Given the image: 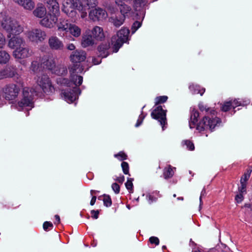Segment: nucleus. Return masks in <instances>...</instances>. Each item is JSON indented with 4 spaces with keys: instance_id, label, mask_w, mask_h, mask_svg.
Instances as JSON below:
<instances>
[{
    "instance_id": "nucleus-1",
    "label": "nucleus",
    "mask_w": 252,
    "mask_h": 252,
    "mask_svg": "<svg viewBox=\"0 0 252 252\" xmlns=\"http://www.w3.org/2000/svg\"><path fill=\"white\" fill-rule=\"evenodd\" d=\"M86 59V53L83 50H75L73 52L70 56V59L71 62L74 63L69 69V72L71 73V77L72 81L76 85H81L83 81V77L77 75L76 73L81 71L79 63L83 62Z\"/></svg>"
},
{
    "instance_id": "nucleus-2",
    "label": "nucleus",
    "mask_w": 252,
    "mask_h": 252,
    "mask_svg": "<svg viewBox=\"0 0 252 252\" xmlns=\"http://www.w3.org/2000/svg\"><path fill=\"white\" fill-rule=\"evenodd\" d=\"M71 74V73H70ZM57 82L58 84H60L61 85H67L69 87H72L73 88V90L72 92L69 90H65L62 91L61 93V96L64 99L67 101L68 103L73 102L78 97V94H80L81 93V91L77 87L79 85H76L73 81H72L71 79V77L70 76V81H68V80L64 78L59 77L57 79Z\"/></svg>"
},
{
    "instance_id": "nucleus-3",
    "label": "nucleus",
    "mask_w": 252,
    "mask_h": 252,
    "mask_svg": "<svg viewBox=\"0 0 252 252\" xmlns=\"http://www.w3.org/2000/svg\"><path fill=\"white\" fill-rule=\"evenodd\" d=\"M1 27L8 33L9 37L13 34L18 35L24 31V27L19 22L6 15L3 17Z\"/></svg>"
},
{
    "instance_id": "nucleus-4",
    "label": "nucleus",
    "mask_w": 252,
    "mask_h": 252,
    "mask_svg": "<svg viewBox=\"0 0 252 252\" xmlns=\"http://www.w3.org/2000/svg\"><path fill=\"white\" fill-rule=\"evenodd\" d=\"M129 30L126 28H123L119 30L116 35L111 38V44L113 45L114 51L117 52L123 44L128 39Z\"/></svg>"
},
{
    "instance_id": "nucleus-5",
    "label": "nucleus",
    "mask_w": 252,
    "mask_h": 252,
    "mask_svg": "<svg viewBox=\"0 0 252 252\" xmlns=\"http://www.w3.org/2000/svg\"><path fill=\"white\" fill-rule=\"evenodd\" d=\"M36 94V91L34 89L24 88L23 90L22 98L17 104L18 108L21 109L27 106L33 107L34 96Z\"/></svg>"
},
{
    "instance_id": "nucleus-6",
    "label": "nucleus",
    "mask_w": 252,
    "mask_h": 252,
    "mask_svg": "<svg viewBox=\"0 0 252 252\" xmlns=\"http://www.w3.org/2000/svg\"><path fill=\"white\" fill-rule=\"evenodd\" d=\"M75 8L79 10H83V6L80 4V0H64L62 10L71 18L76 16Z\"/></svg>"
},
{
    "instance_id": "nucleus-7",
    "label": "nucleus",
    "mask_w": 252,
    "mask_h": 252,
    "mask_svg": "<svg viewBox=\"0 0 252 252\" xmlns=\"http://www.w3.org/2000/svg\"><path fill=\"white\" fill-rule=\"evenodd\" d=\"M25 35L30 41L35 43L42 42L47 36L44 31L37 28L32 29L27 31Z\"/></svg>"
},
{
    "instance_id": "nucleus-8",
    "label": "nucleus",
    "mask_w": 252,
    "mask_h": 252,
    "mask_svg": "<svg viewBox=\"0 0 252 252\" xmlns=\"http://www.w3.org/2000/svg\"><path fill=\"white\" fill-rule=\"evenodd\" d=\"M3 97L7 100H13L18 96L20 89L15 84H7L2 88Z\"/></svg>"
},
{
    "instance_id": "nucleus-9",
    "label": "nucleus",
    "mask_w": 252,
    "mask_h": 252,
    "mask_svg": "<svg viewBox=\"0 0 252 252\" xmlns=\"http://www.w3.org/2000/svg\"><path fill=\"white\" fill-rule=\"evenodd\" d=\"M220 122V119L218 117L210 118L205 116L202 120L197 124L196 129L200 131L205 129H210L211 131Z\"/></svg>"
},
{
    "instance_id": "nucleus-10",
    "label": "nucleus",
    "mask_w": 252,
    "mask_h": 252,
    "mask_svg": "<svg viewBox=\"0 0 252 252\" xmlns=\"http://www.w3.org/2000/svg\"><path fill=\"white\" fill-rule=\"evenodd\" d=\"M33 54L32 50L27 44L14 50L12 56L16 60H22L31 57Z\"/></svg>"
},
{
    "instance_id": "nucleus-11",
    "label": "nucleus",
    "mask_w": 252,
    "mask_h": 252,
    "mask_svg": "<svg viewBox=\"0 0 252 252\" xmlns=\"http://www.w3.org/2000/svg\"><path fill=\"white\" fill-rule=\"evenodd\" d=\"M36 83L44 93L49 94L52 92L53 87L51 85L49 77L47 75L42 74L38 76L36 80Z\"/></svg>"
},
{
    "instance_id": "nucleus-12",
    "label": "nucleus",
    "mask_w": 252,
    "mask_h": 252,
    "mask_svg": "<svg viewBox=\"0 0 252 252\" xmlns=\"http://www.w3.org/2000/svg\"><path fill=\"white\" fill-rule=\"evenodd\" d=\"M151 116L153 118L158 120L163 128V126L166 122V114L161 106L157 107L152 112Z\"/></svg>"
},
{
    "instance_id": "nucleus-13",
    "label": "nucleus",
    "mask_w": 252,
    "mask_h": 252,
    "mask_svg": "<svg viewBox=\"0 0 252 252\" xmlns=\"http://www.w3.org/2000/svg\"><path fill=\"white\" fill-rule=\"evenodd\" d=\"M26 41L23 37L20 36H14L9 40L8 46L10 49L15 50L26 45Z\"/></svg>"
},
{
    "instance_id": "nucleus-14",
    "label": "nucleus",
    "mask_w": 252,
    "mask_h": 252,
    "mask_svg": "<svg viewBox=\"0 0 252 252\" xmlns=\"http://www.w3.org/2000/svg\"><path fill=\"white\" fill-rule=\"evenodd\" d=\"M47 7L49 14L58 17L60 14V7L57 0H47Z\"/></svg>"
},
{
    "instance_id": "nucleus-15",
    "label": "nucleus",
    "mask_w": 252,
    "mask_h": 252,
    "mask_svg": "<svg viewBox=\"0 0 252 252\" xmlns=\"http://www.w3.org/2000/svg\"><path fill=\"white\" fill-rule=\"evenodd\" d=\"M48 45L53 50H61L63 48V44L58 37L51 36L48 39Z\"/></svg>"
},
{
    "instance_id": "nucleus-16",
    "label": "nucleus",
    "mask_w": 252,
    "mask_h": 252,
    "mask_svg": "<svg viewBox=\"0 0 252 252\" xmlns=\"http://www.w3.org/2000/svg\"><path fill=\"white\" fill-rule=\"evenodd\" d=\"M107 16L105 11L101 8H98L92 10L89 13V17L93 21L102 20Z\"/></svg>"
},
{
    "instance_id": "nucleus-17",
    "label": "nucleus",
    "mask_w": 252,
    "mask_h": 252,
    "mask_svg": "<svg viewBox=\"0 0 252 252\" xmlns=\"http://www.w3.org/2000/svg\"><path fill=\"white\" fill-rule=\"evenodd\" d=\"M71 24L67 20L65 19H60L59 22L57 23V26L58 31L60 36H64V34L68 32V29Z\"/></svg>"
},
{
    "instance_id": "nucleus-18",
    "label": "nucleus",
    "mask_w": 252,
    "mask_h": 252,
    "mask_svg": "<svg viewBox=\"0 0 252 252\" xmlns=\"http://www.w3.org/2000/svg\"><path fill=\"white\" fill-rule=\"evenodd\" d=\"M41 64L43 68L52 70L55 67V59L52 56H44L41 60Z\"/></svg>"
},
{
    "instance_id": "nucleus-19",
    "label": "nucleus",
    "mask_w": 252,
    "mask_h": 252,
    "mask_svg": "<svg viewBox=\"0 0 252 252\" xmlns=\"http://www.w3.org/2000/svg\"><path fill=\"white\" fill-rule=\"evenodd\" d=\"M58 18V17L55 16L50 15V14H48L47 16L40 21V24L45 27L51 28L57 23Z\"/></svg>"
},
{
    "instance_id": "nucleus-20",
    "label": "nucleus",
    "mask_w": 252,
    "mask_h": 252,
    "mask_svg": "<svg viewBox=\"0 0 252 252\" xmlns=\"http://www.w3.org/2000/svg\"><path fill=\"white\" fill-rule=\"evenodd\" d=\"M5 70L6 73L7 78L15 77L14 79L17 82L20 81L21 76L17 72V69L16 66L10 65L8 66Z\"/></svg>"
},
{
    "instance_id": "nucleus-21",
    "label": "nucleus",
    "mask_w": 252,
    "mask_h": 252,
    "mask_svg": "<svg viewBox=\"0 0 252 252\" xmlns=\"http://www.w3.org/2000/svg\"><path fill=\"white\" fill-rule=\"evenodd\" d=\"M13 1L27 10H32L35 6L32 0H13Z\"/></svg>"
},
{
    "instance_id": "nucleus-22",
    "label": "nucleus",
    "mask_w": 252,
    "mask_h": 252,
    "mask_svg": "<svg viewBox=\"0 0 252 252\" xmlns=\"http://www.w3.org/2000/svg\"><path fill=\"white\" fill-rule=\"evenodd\" d=\"M83 35L81 40V45L84 48H86L89 46H92L94 44V40L93 39L92 35L89 34V32Z\"/></svg>"
},
{
    "instance_id": "nucleus-23",
    "label": "nucleus",
    "mask_w": 252,
    "mask_h": 252,
    "mask_svg": "<svg viewBox=\"0 0 252 252\" xmlns=\"http://www.w3.org/2000/svg\"><path fill=\"white\" fill-rule=\"evenodd\" d=\"M33 14L37 18H42L46 14V8L42 3H38L36 8L33 11Z\"/></svg>"
},
{
    "instance_id": "nucleus-24",
    "label": "nucleus",
    "mask_w": 252,
    "mask_h": 252,
    "mask_svg": "<svg viewBox=\"0 0 252 252\" xmlns=\"http://www.w3.org/2000/svg\"><path fill=\"white\" fill-rule=\"evenodd\" d=\"M92 32L94 37L97 40H102L104 38L105 36L103 30L102 28L100 27H94L93 29Z\"/></svg>"
},
{
    "instance_id": "nucleus-25",
    "label": "nucleus",
    "mask_w": 252,
    "mask_h": 252,
    "mask_svg": "<svg viewBox=\"0 0 252 252\" xmlns=\"http://www.w3.org/2000/svg\"><path fill=\"white\" fill-rule=\"evenodd\" d=\"M125 16H120L112 17L110 18V21L113 25L118 28L123 24L125 20Z\"/></svg>"
},
{
    "instance_id": "nucleus-26",
    "label": "nucleus",
    "mask_w": 252,
    "mask_h": 252,
    "mask_svg": "<svg viewBox=\"0 0 252 252\" xmlns=\"http://www.w3.org/2000/svg\"><path fill=\"white\" fill-rule=\"evenodd\" d=\"M116 3L118 5H120V10L122 14V16H125L126 14L129 13L131 10V8L127 5L122 3L121 1L118 0H116Z\"/></svg>"
},
{
    "instance_id": "nucleus-27",
    "label": "nucleus",
    "mask_w": 252,
    "mask_h": 252,
    "mask_svg": "<svg viewBox=\"0 0 252 252\" xmlns=\"http://www.w3.org/2000/svg\"><path fill=\"white\" fill-rule=\"evenodd\" d=\"M199 117V112L194 109H193L190 116V120L189 123V127L190 128L194 127L196 122H197V118Z\"/></svg>"
},
{
    "instance_id": "nucleus-28",
    "label": "nucleus",
    "mask_w": 252,
    "mask_h": 252,
    "mask_svg": "<svg viewBox=\"0 0 252 252\" xmlns=\"http://www.w3.org/2000/svg\"><path fill=\"white\" fill-rule=\"evenodd\" d=\"M109 48V45L107 44H101L97 47L98 52L100 53V56L102 58L106 57L108 55V49Z\"/></svg>"
},
{
    "instance_id": "nucleus-29",
    "label": "nucleus",
    "mask_w": 252,
    "mask_h": 252,
    "mask_svg": "<svg viewBox=\"0 0 252 252\" xmlns=\"http://www.w3.org/2000/svg\"><path fill=\"white\" fill-rule=\"evenodd\" d=\"M68 32L74 37H78L81 34V29L77 26L71 24Z\"/></svg>"
},
{
    "instance_id": "nucleus-30",
    "label": "nucleus",
    "mask_w": 252,
    "mask_h": 252,
    "mask_svg": "<svg viewBox=\"0 0 252 252\" xmlns=\"http://www.w3.org/2000/svg\"><path fill=\"white\" fill-rule=\"evenodd\" d=\"M10 59V55L4 50L0 51V64L7 63Z\"/></svg>"
},
{
    "instance_id": "nucleus-31",
    "label": "nucleus",
    "mask_w": 252,
    "mask_h": 252,
    "mask_svg": "<svg viewBox=\"0 0 252 252\" xmlns=\"http://www.w3.org/2000/svg\"><path fill=\"white\" fill-rule=\"evenodd\" d=\"M189 89L193 94H200L201 95H202L205 92V89H203L202 90H200L199 89V86L194 84L190 85L189 86Z\"/></svg>"
},
{
    "instance_id": "nucleus-32",
    "label": "nucleus",
    "mask_w": 252,
    "mask_h": 252,
    "mask_svg": "<svg viewBox=\"0 0 252 252\" xmlns=\"http://www.w3.org/2000/svg\"><path fill=\"white\" fill-rule=\"evenodd\" d=\"M67 68L63 65L58 66L55 70V73L59 76L64 75L67 74Z\"/></svg>"
},
{
    "instance_id": "nucleus-33",
    "label": "nucleus",
    "mask_w": 252,
    "mask_h": 252,
    "mask_svg": "<svg viewBox=\"0 0 252 252\" xmlns=\"http://www.w3.org/2000/svg\"><path fill=\"white\" fill-rule=\"evenodd\" d=\"M173 174L174 171L170 165L164 169L163 176L165 179L171 178Z\"/></svg>"
},
{
    "instance_id": "nucleus-34",
    "label": "nucleus",
    "mask_w": 252,
    "mask_h": 252,
    "mask_svg": "<svg viewBox=\"0 0 252 252\" xmlns=\"http://www.w3.org/2000/svg\"><path fill=\"white\" fill-rule=\"evenodd\" d=\"M252 171V169L251 168L248 169L247 172L242 177L240 180V182L243 183H246L247 180L249 179Z\"/></svg>"
},
{
    "instance_id": "nucleus-35",
    "label": "nucleus",
    "mask_w": 252,
    "mask_h": 252,
    "mask_svg": "<svg viewBox=\"0 0 252 252\" xmlns=\"http://www.w3.org/2000/svg\"><path fill=\"white\" fill-rule=\"evenodd\" d=\"M103 201L104 205L107 207H110L112 205L111 199L108 195L104 194L103 195Z\"/></svg>"
},
{
    "instance_id": "nucleus-36",
    "label": "nucleus",
    "mask_w": 252,
    "mask_h": 252,
    "mask_svg": "<svg viewBox=\"0 0 252 252\" xmlns=\"http://www.w3.org/2000/svg\"><path fill=\"white\" fill-rule=\"evenodd\" d=\"M84 4H86L89 7H95L97 4V0H83Z\"/></svg>"
},
{
    "instance_id": "nucleus-37",
    "label": "nucleus",
    "mask_w": 252,
    "mask_h": 252,
    "mask_svg": "<svg viewBox=\"0 0 252 252\" xmlns=\"http://www.w3.org/2000/svg\"><path fill=\"white\" fill-rule=\"evenodd\" d=\"M198 107L199 109L201 111H203L205 110L206 112H208L209 111H210V113L214 114L215 111L213 110H210V108L209 107H207L206 105H204L203 103H199Z\"/></svg>"
},
{
    "instance_id": "nucleus-38",
    "label": "nucleus",
    "mask_w": 252,
    "mask_h": 252,
    "mask_svg": "<svg viewBox=\"0 0 252 252\" xmlns=\"http://www.w3.org/2000/svg\"><path fill=\"white\" fill-rule=\"evenodd\" d=\"M183 144L187 146V148L189 150L192 151L194 149V146L193 143L190 140H186L182 142Z\"/></svg>"
},
{
    "instance_id": "nucleus-39",
    "label": "nucleus",
    "mask_w": 252,
    "mask_h": 252,
    "mask_svg": "<svg viewBox=\"0 0 252 252\" xmlns=\"http://www.w3.org/2000/svg\"><path fill=\"white\" fill-rule=\"evenodd\" d=\"M167 98V96L165 95L157 97L156 98L155 104L158 105L159 103H164L166 101Z\"/></svg>"
},
{
    "instance_id": "nucleus-40",
    "label": "nucleus",
    "mask_w": 252,
    "mask_h": 252,
    "mask_svg": "<svg viewBox=\"0 0 252 252\" xmlns=\"http://www.w3.org/2000/svg\"><path fill=\"white\" fill-rule=\"evenodd\" d=\"M123 172L125 174H129V166L127 162L123 161L121 164Z\"/></svg>"
},
{
    "instance_id": "nucleus-41",
    "label": "nucleus",
    "mask_w": 252,
    "mask_h": 252,
    "mask_svg": "<svg viewBox=\"0 0 252 252\" xmlns=\"http://www.w3.org/2000/svg\"><path fill=\"white\" fill-rule=\"evenodd\" d=\"M232 108L231 102L228 101L225 102L221 107V110L223 111L226 112Z\"/></svg>"
},
{
    "instance_id": "nucleus-42",
    "label": "nucleus",
    "mask_w": 252,
    "mask_h": 252,
    "mask_svg": "<svg viewBox=\"0 0 252 252\" xmlns=\"http://www.w3.org/2000/svg\"><path fill=\"white\" fill-rule=\"evenodd\" d=\"M39 67V64L37 61H33L32 62L31 69L34 72H36L37 71L38 68Z\"/></svg>"
},
{
    "instance_id": "nucleus-43",
    "label": "nucleus",
    "mask_w": 252,
    "mask_h": 252,
    "mask_svg": "<svg viewBox=\"0 0 252 252\" xmlns=\"http://www.w3.org/2000/svg\"><path fill=\"white\" fill-rule=\"evenodd\" d=\"M115 157L118 158L121 160L126 159L127 156L124 152H121L115 155Z\"/></svg>"
},
{
    "instance_id": "nucleus-44",
    "label": "nucleus",
    "mask_w": 252,
    "mask_h": 252,
    "mask_svg": "<svg viewBox=\"0 0 252 252\" xmlns=\"http://www.w3.org/2000/svg\"><path fill=\"white\" fill-rule=\"evenodd\" d=\"M5 38L4 35L0 32V49H2L5 45Z\"/></svg>"
},
{
    "instance_id": "nucleus-45",
    "label": "nucleus",
    "mask_w": 252,
    "mask_h": 252,
    "mask_svg": "<svg viewBox=\"0 0 252 252\" xmlns=\"http://www.w3.org/2000/svg\"><path fill=\"white\" fill-rule=\"evenodd\" d=\"M126 187L128 190H132L133 183L132 179H128L127 182L125 183Z\"/></svg>"
},
{
    "instance_id": "nucleus-46",
    "label": "nucleus",
    "mask_w": 252,
    "mask_h": 252,
    "mask_svg": "<svg viewBox=\"0 0 252 252\" xmlns=\"http://www.w3.org/2000/svg\"><path fill=\"white\" fill-rule=\"evenodd\" d=\"M243 193H239V194H237L235 196V200L237 203H241L244 199Z\"/></svg>"
},
{
    "instance_id": "nucleus-47",
    "label": "nucleus",
    "mask_w": 252,
    "mask_h": 252,
    "mask_svg": "<svg viewBox=\"0 0 252 252\" xmlns=\"http://www.w3.org/2000/svg\"><path fill=\"white\" fill-rule=\"evenodd\" d=\"M149 241L151 244H154L156 245H158L159 242L158 238L154 236L150 238Z\"/></svg>"
},
{
    "instance_id": "nucleus-48",
    "label": "nucleus",
    "mask_w": 252,
    "mask_h": 252,
    "mask_svg": "<svg viewBox=\"0 0 252 252\" xmlns=\"http://www.w3.org/2000/svg\"><path fill=\"white\" fill-rule=\"evenodd\" d=\"M241 187L239 188V192L244 193L246 192V183H241Z\"/></svg>"
},
{
    "instance_id": "nucleus-49",
    "label": "nucleus",
    "mask_w": 252,
    "mask_h": 252,
    "mask_svg": "<svg viewBox=\"0 0 252 252\" xmlns=\"http://www.w3.org/2000/svg\"><path fill=\"white\" fill-rule=\"evenodd\" d=\"M112 188L114 191L116 193H118L120 192V186L117 183H113L112 185Z\"/></svg>"
},
{
    "instance_id": "nucleus-50",
    "label": "nucleus",
    "mask_w": 252,
    "mask_h": 252,
    "mask_svg": "<svg viewBox=\"0 0 252 252\" xmlns=\"http://www.w3.org/2000/svg\"><path fill=\"white\" fill-rule=\"evenodd\" d=\"M229 102H231V106L232 108H233L236 107L238 106H239L241 104V103L236 99L230 100Z\"/></svg>"
},
{
    "instance_id": "nucleus-51",
    "label": "nucleus",
    "mask_w": 252,
    "mask_h": 252,
    "mask_svg": "<svg viewBox=\"0 0 252 252\" xmlns=\"http://www.w3.org/2000/svg\"><path fill=\"white\" fill-rule=\"evenodd\" d=\"M43 228L45 230H47L48 228H53V224L49 221H45L43 225Z\"/></svg>"
},
{
    "instance_id": "nucleus-52",
    "label": "nucleus",
    "mask_w": 252,
    "mask_h": 252,
    "mask_svg": "<svg viewBox=\"0 0 252 252\" xmlns=\"http://www.w3.org/2000/svg\"><path fill=\"white\" fill-rule=\"evenodd\" d=\"M7 78V76L5 69L0 70V80Z\"/></svg>"
},
{
    "instance_id": "nucleus-53",
    "label": "nucleus",
    "mask_w": 252,
    "mask_h": 252,
    "mask_svg": "<svg viewBox=\"0 0 252 252\" xmlns=\"http://www.w3.org/2000/svg\"><path fill=\"white\" fill-rule=\"evenodd\" d=\"M91 213L92 215V218H93L94 219H97L98 217V214L99 213L98 210H92L91 211Z\"/></svg>"
},
{
    "instance_id": "nucleus-54",
    "label": "nucleus",
    "mask_w": 252,
    "mask_h": 252,
    "mask_svg": "<svg viewBox=\"0 0 252 252\" xmlns=\"http://www.w3.org/2000/svg\"><path fill=\"white\" fill-rule=\"evenodd\" d=\"M141 23L138 21H135L132 26V29H134V32L136 31L140 26H141Z\"/></svg>"
},
{
    "instance_id": "nucleus-55",
    "label": "nucleus",
    "mask_w": 252,
    "mask_h": 252,
    "mask_svg": "<svg viewBox=\"0 0 252 252\" xmlns=\"http://www.w3.org/2000/svg\"><path fill=\"white\" fill-rule=\"evenodd\" d=\"M148 201L149 203H152L153 202H155L157 201V198L156 197H154L151 195H149L147 196Z\"/></svg>"
},
{
    "instance_id": "nucleus-56",
    "label": "nucleus",
    "mask_w": 252,
    "mask_h": 252,
    "mask_svg": "<svg viewBox=\"0 0 252 252\" xmlns=\"http://www.w3.org/2000/svg\"><path fill=\"white\" fill-rule=\"evenodd\" d=\"M205 194H206V191H205V189H203V190H202V191L201 192V194H200V198H199L200 205H201L202 203V197L203 196H205Z\"/></svg>"
},
{
    "instance_id": "nucleus-57",
    "label": "nucleus",
    "mask_w": 252,
    "mask_h": 252,
    "mask_svg": "<svg viewBox=\"0 0 252 252\" xmlns=\"http://www.w3.org/2000/svg\"><path fill=\"white\" fill-rule=\"evenodd\" d=\"M67 48L69 50H74L75 49V46L73 44L71 43L67 45Z\"/></svg>"
},
{
    "instance_id": "nucleus-58",
    "label": "nucleus",
    "mask_w": 252,
    "mask_h": 252,
    "mask_svg": "<svg viewBox=\"0 0 252 252\" xmlns=\"http://www.w3.org/2000/svg\"><path fill=\"white\" fill-rule=\"evenodd\" d=\"M96 199V197L95 196H93L92 198V199L90 202V205L93 206L94 204Z\"/></svg>"
},
{
    "instance_id": "nucleus-59",
    "label": "nucleus",
    "mask_w": 252,
    "mask_h": 252,
    "mask_svg": "<svg viewBox=\"0 0 252 252\" xmlns=\"http://www.w3.org/2000/svg\"><path fill=\"white\" fill-rule=\"evenodd\" d=\"M124 180H125V177H124V176H122L121 177H118L116 179V181H118V182L120 183H123V182L124 181Z\"/></svg>"
},
{
    "instance_id": "nucleus-60",
    "label": "nucleus",
    "mask_w": 252,
    "mask_h": 252,
    "mask_svg": "<svg viewBox=\"0 0 252 252\" xmlns=\"http://www.w3.org/2000/svg\"><path fill=\"white\" fill-rule=\"evenodd\" d=\"M135 4L140 6L143 2V0H133Z\"/></svg>"
},
{
    "instance_id": "nucleus-61",
    "label": "nucleus",
    "mask_w": 252,
    "mask_h": 252,
    "mask_svg": "<svg viewBox=\"0 0 252 252\" xmlns=\"http://www.w3.org/2000/svg\"><path fill=\"white\" fill-rule=\"evenodd\" d=\"M93 62L94 64H98L101 62V60L97 61L96 59H93Z\"/></svg>"
},
{
    "instance_id": "nucleus-62",
    "label": "nucleus",
    "mask_w": 252,
    "mask_h": 252,
    "mask_svg": "<svg viewBox=\"0 0 252 252\" xmlns=\"http://www.w3.org/2000/svg\"><path fill=\"white\" fill-rule=\"evenodd\" d=\"M83 9L82 10V12L81 14V18H84L87 16V13L85 11H83Z\"/></svg>"
},
{
    "instance_id": "nucleus-63",
    "label": "nucleus",
    "mask_w": 252,
    "mask_h": 252,
    "mask_svg": "<svg viewBox=\"0 0 252 252\" xmlns=\"http://www.w3.org/2000/svg\"><path fill=\"white\" fill-rule=\"evenodd\" d=\"M208 252H219V251L215 248H213L211 249H210L208 251Z\"/></svg>"
},
{
    "instance_id": "nucleus-64",
    "label": "nucleus",
    "mask_w": 252,
    "mask_h": 252,
    "mask_svg": "<svg viewBox=\"0 0 252 252\" xmlns=\"http://www.w3.org/2000/svg\"><path fill=\"white\" fill-rule=\"evenodd\" d=\"M55 219L56 220V221L58 222V223H60V216L58 215H55Z\"/></svg>"
}]
</instances>
